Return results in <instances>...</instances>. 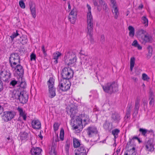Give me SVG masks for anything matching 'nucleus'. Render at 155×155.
<instances>
[{"label": "nucleus", "mask_w": 155, "mask_h": 155, "mask_svg": "<svg viewBox=\"0 0 155 155\" xmlns=\"http://www.w3.org/2000/svg\"><path fill=\"white\" fill-rule=\"evenodd\" d=\"M9 63L11 68H14L15 66L20 63V57L18 53H12L9 58Z\"/></svg>", "instance_id": "nucleus-3"}, {"label": "nucleus", "mask_w": 155, "mask_h": 155, "mask_svg": "<svg viewBox=\"0 0 155 155\" xmlns=\"http://www.w3.org/2000/svg\"><path fill=\"white\" fill-rule=\"evenodd\" d=\"M4 110V109L2 106L0 105V115L2 114Z\"/></svg>", "instance_id": "nucleus-60"}, {"label": "nucleus", "mask_w": 155, "mask_h": 155, "mask_svg": "<svg viewBox=\"0 0 155 155\" xmlns=\"http://www.w3.org/2000/svg\"><path fill=\"white\" fill-rule=\"evenodd\" d=\"M28 94L25 92L22 91L18 100L20 103L24 104L28 101Z\"/></svg>", "instance_id": "nucleus-15"}, {"label": "nucleus", "mask_w": 155, "mask_h": 155, "mask_svg": "<svg viewBox=\"0 0 155 155\" xmlns=\"http://www.w3.org/2000/svg\"><path fill=\"white\" fill-rule=\"evenodd\" d=\"M95 6H97V9L100 12L101 10V8L100 7L99 5H98L97 2L96 0H92Z\"/></svg>", "instance_id": "nucleus-42"}, {"label": "nucleus", "mask_w": 155, "mask_h": 155, "mask_svg": "<svg viewBox=\"0 0 155 155\" xmlns=\"http://www.w3.org/2000/svg\"><path fill=\"white\" fill-rule=\"evenodd\" d=\"M42 150L39 147H33L31 148V153L32 155H41Z\"/></svg>", "instance_id": "nucleus-19"}, {"label": "nucleus", "mask_w": 155, "mask_h": 155, "mask_svg": "<svg viewBox=\"0 0 155 155\" xmlns=\"http://www.w3.org/2000/svg\"><path fill=\"white\" fill-rule=\"evenodd\" d=\"M142 22L145 25V27H147L148 25V19L145 16H143L141 18Z\"/></svg>", "instance_id": "nucleus-38"}, {"label": "nucleus", "mask_w": 155, "mask_h": 155, "mask_svg": "<svg viewBox=\"0 0 155 155\" xmlns=\"http://www.w3.org/2000/svg\"><path fill=\"white\" fill-rule=\"evenodd\" d=\"M59 125L57 123H55L53 125L54 130V131L58 130Z\"/></svg>", "instance_id": "nucleus-48"}, {"label": "nucleus", "mask_w": 155, "mask_h": 155, "mask_svg": "<svg viewBox=\"0 0 155 155\" xmlns=\"http://www.w3.org/2000/svg\"><path fill=\"white\" fill-rule=\"evenodd\" d=\"M30 11L32 17L35 18L36 17V10L35 8L30 9Z\"/></svg>", "instance_id": "nucleus-41"}, {"label": "nucleus", "mask_w": 155, "mask_h": 155, "mask_svg": "<svg viewBox=\"0 0 155 155\" xmlns=\"http://www.w3.org/2000/svg\"><path fill=\"white\" fill-rule=\"evenodd\" d=\"M68 8L69 10H70L71 9V6L70 5V2L69 1L68 2Z\"/></svg>", "instance_id": "nucleus-64"}, {"label": "nucleus", "mask_w": 155, "mask_h": 155, "mask_svg": "<svg viewBox=\"0 0 155 155\" xmlns=\"http://www.w3.org/2000/svg\"><path fill=\"white\" fill-rule=\"evenodd\" d=\"M17 110L19 113L20 117H22L23 119L25 121L26 120V114L25 113V111H24L23 109L21 107H18Z\"/></svg>", "instance_id": "nucleus-24"}, {"label": "nucleus", "mask_w": 155, "mask_h": 155, "mask_svg": "<svg viewBox=\"0 0 155 155\" xmlns=\"http://www.w3.org/2000/svg\"><path fill=\"white\" fill-rule=\"evenodd\" d=\"M142 39L145 42H149L151 39V37L148 34L143 35L142 36Z\"/></svg>", "instance_id": "nucleus-34"}, {"label": "nucleus", "mask_w": 155, "mask_h": 155, "mask_svg": "<svg viewBox=\"0 0 155 155\" xmlns=\"http://www.w3.org/2000/svg\"><path fill=\"white\" fill-rule=\"evenodd\" d=\"M71 86L70 82L67 80L61 79L59 81L58 88L62 91L65 92L69 90Z\"/></svg>", "instance_id": "nucleus-6"}, {"label": "nucleus", "mask_w": 155, "mask_h": 155, "mask_svg": "<svg viewBox=\"0 0 155 155\" xmlns=\"http://www.w3.org/2000/svg\"><path fill=\"white\" fill-rule=\"evenodd\" d=\"M57 141L56 140L55 143H52L50 150L49 151V155H57V153L55 150L57 147Z\"/></svg>", "instance_id": "nucleus-18"}, {"label": "nucleus", "mask_w": 155, "mask_h": 155, "mask_svg": "<svg viewBox=\"0 0 155 155\" xmlns=\"http://www.w3.org/2000/svg\"><path fill=\"white\" fill-rule=\"evenodd\" d=\"M73 145L74 147L76 149L80 147L81 145H83L82 144L80 143V141L78 139L75 138H73Z\"/></svg>", "instance_id": "nucleus-26"}, {"label": "nucleus", "mask_w": 155, "mask_h": 155, "mask_svg": "<svg viewBox=\"0 0 155 155\" xmlns=\"http://www.w3.org/2000/svg\"><path fill=\"white\" fill-rule=\"evenodd\" d=\"M140 101V99L139 97H137L135 101L134 112V113H135L136 114H137L139 109Z\"/></svg>", "instance_id": "nucleus-22"}, {"label": "nucleus", "mask_w": 155, "mask_h": 155, "mask_svg": "<svg viewBox=\"0 0 155 155\" xmlns=\"http://www.w3.org/2000/svg\"><path fill=\"white\" fill-rule=\"evenodd\" d=\"M11 74L9 71H0V80L8 82V80L11 78Z\"/></svg>", "instance_id": "nucleus-10"}, {"label": "nucleus", "mask_w": 155, "mask_h": 155, "mask_svg": "<svg viewBox=\"0 0 155 155\" xmlns=\"http://www.w3.org/2000/svg\"><path fill=\"white\" fill-rule=\"evenodd\" d=\"M69 15H72L73 16L74 15H76V16L77 15V9L75 7H74L73 8V9L70 13Z\"/></svg>", "instance_id": "nucleus-44"}, {"label": "nucleus", "mask_w": 155, "mask_h": 155, "mask_svg": "<svg viewBox=\"0 0 155 155\" xmlns=\"http://www.w3.org/2000/svg\"><path fill=\"white\" fill-rule=\"evenodd\" d=\"M26 86V83L25 82L21 81V82H19V85H18L17 89L18 90H21V91H24V89L25 88Z\"/></svg>", "instance_id": "nucleus-30"}, {"label": "nucleus", "mask_w": 155, "mask_h": 155, "mask_svg": "<svg viewBox=\"0 0 155 155\" xmlns=\"http://www.w3.org/2000/svg\"><path fill=\"white\" fill-rule=\"evenodd\" d=\"M16 70L17 73L18 75L20 77H22L24 74V70L23 67L19 64H18L15 66L14 68H12Z\"/></svg>", "instance_id": "nucleus-16"}, {"label": "nucleus", "mask_w": 155, "mask_h": 155, "mask_svg": "<svg viewBox=\"0 0 155 155\" xmlns=\"http://www.w3.org/2000/svg\"><path fill=\"white\" fill-rule=\"evenodd\" d=\"M83 123V125L85 127L89 123L90 119L86 112L83 111L79 116Z\"/></svg>", "instance_id": "nucleus-11"}, {"label": "nucleus", "mask_w": 155, "mask_h": 155, "mask_svg": "<svg viewBox=\"0 0 155 155\" xmlns=\"http://www.w3.org/2000/svg\"><path fill=\"white\" fill-rule=\"evenodd\" d=\"M73 127L74 129H78L80 131H81L83 128L84 125H83V123L81 119L79 116L76 117L75 120L74 122Z\"/></svg>", "instance_id": "nucleus-8"}, {"label": "nucleus", "mask_w": 155, "mask_h": 155, "mask_svg": "<svg viewBox=\"0 0 155 155\" xmlns=\"http://www.w3.org/2000/svg\"><path fill=\"white\" fill-rule=\"evenodd\" d=\"M74 152L75 155H87V152L84 145H81L80 147L76 149Z\"/></svg>", "instance_id": "nucleus-13"}, {"label": "nucleus", "mask_w": 155, "mask_h": 155, "mask_svg": "<svg viewBox=\"0 0 155 155\" xmlns=\"http://www.w3.org/2000/svg\"><path fill=\"white\" fill-rule=\"evenodd\" d=\"M132 139H131L130 138L128 142L127 143L126 146V148H128V149L130 147V144L131 143V141H132Z\"/></svg>", "instance_id": "nucleus-54"}, {"label": "nucleus", "mask_w": 155, "mask_h": 155, "mask_svg": "<svg viewBox=\"0 0 155 155\" xmlns=\"http://www.w3.org/2000/svg\"><path fill=\"white\" fill-rule=\"evenodd\" d=\"M99 3L101 6L103 8V9L105 12H107L108 6L107 4L103 0H98Z\"/></svg>", "instance_id": "nucleus-28"}, {"label": "nucleus", "mask_w": 155, "mask_h": 155, "mask_svg": "<svg viewBox=\"0 0 155 155\" xmlns=\"http://www.w3.org/2000/svg\"><path fill=\"white\" fill-rule=\"evenodd\" d=\"M32 127L34 129H39L41 128V124L38 120H33L31 122Z\"/></svg>", "instance_id": "nucleus-20"}, {"label": "nucleus", "mask_w": 155, "mask_h": 155, "mask_svg": "<svg viewBox=\"0 0 155 155\" xmlns=\"http://www.w3.org/2000/svg\"><path fill=\"white\" fill-rule=\"evenodd\" d=\"M153 140L152 138L149 139L144 143V146L145 149L148 151H152L154 150Z\"/></svg>", "instance_id": "nucleus-12"}, {"label": "nucleus", "mask_w": 155, "mask_h": 155, "mask_svg": "<svg viewBox=\"0 0 155 155\" xmlns=\"http://www.w3.org/2000/svg\"><path fill=\"white\" fill-rule=\"evenodd\" d=\"M54 80L52 77H50L47 82L48 86L50 95L49 97L52 98L56 95L55 88L54 87Z\"/></svg>", "instance_id": "nucleus-7"}, {"label": "nucleus", "mask_w": 155, "mask_h": 155, "mask_svg": "<svg viewBox=\"0 0 155 155\" xmlns=\"http://www.w3.org/2000/svg\"><path fill=\"white\" fill-rule=\"evenodd\" d=\"M19 135L20 137V140L21 141L23 140L26 141L28 140V134L27 132H21Z\"/></svg>", "instance_id": "nucleus-27"}, {"label": "nucleus", "mask_w": 155, "mask_h": 155, "mask_svg": "<svg viewBox=\"0 0 155 155\" xmlns=\"http://www.w3.org/2000/svg\"><path fill=\"white\" fill-rule=\"evenodd\" d=\"M87 134L89 137H91L93 134H96L98 133L96 127L92 126L89 127L87 129Z\"/></svg>", "instance_id": "nucleus-17"}, {"label": "nucleus", "mask_w": 155, "mask_h": 155, "mask_svg": "<svg viewBox=\"0 0 155 155\" xmlns=\"http://www.w3.org/2000/svg\"><path fill=\"white\" fill-rule=\"evenodd\" d=\"M30 57L31 61H35L36 56L35 54L32 53L30 56Z\"/></svg>", "instance_id": "nucleus-49"}, {"label": "nucleus", "mask_w": 155, "mask_h": 155, "mask_svg": "<svg viewBox=\"0 0 155 155\" xmlns=\"http://www.w3.org/2000/svg\"><path fill=\"white\" fill-rule=\"evenodd\" d=\"M69 147H65V150L66 153H69Z\"/></svg>", "instance_id": "nucleus-63"}, {"label": "nucleus", "mask_w": 155, "mask_h": 155, "mask_svg": "<svg viewBox=\"0 0 155 155\" xmlns=\"http://www.w3.org/2000/svg\"><path fill=\"white\" fill-rule=\"evenodd\" d=\"M78 111V106L76 104H71L70 105V112L71 113L70 117L74 119L76 114Z\"/></svg>", "instance_id": "nucleus-14"}, {"label": "nucleus", "mask_w": 155, "mask_h": 155, "mask_svg": "<svg viewBox=\"0 0 155 155\" xmlns=\"http://www.w3.org/2000/svg\"><path fill=\"white\" fill-rule=\"evenodd\" d=\"M137 152L135 150V148L133 147L127 150L125 152L124 155H136Z\"/></svg>", "instance_id": "nucleus-25"}, {"label": "nucleus", "mask_w": 155, "mask_h": 155, "mask_svg": "<svg viewBox=\"0 0 155 155\" xmlns=\"http://www.w3.org/2000/svg\"><path fill=\"white\" fill-rule=\"evenodd\" d=\"M3 89V84L1 80H0V92Z\"/></svg>", "instance_id": "nucleus-56"}, {"label": "nucleus", "mask_w": 155, "mask_h": 155, "mask_svg": "<svg viewBox=\"0 0 155 155\" xmlns=\"http://www.w3.org/2000/svg\"><path fill=\"white\" fill-rule=\"evenodd\" d=\"M70 143L69 141L67 140L66 142L65 147H70Z\"/></svg>", "instance_id": "nucleus-61"}, {"label": "nucleus", "mask_w": 155, "mask_h": 155, "mask_svg": "<svg viewBox=\"0 0 155 155\" xmlns=\"http://www.w3.org/2000/svg\"><path fill=\"white\" fill-rule=\"evenodd\" d=\"M128 29L130 31L129 35L131 37H133L134 34V28L131 26H129L128 27Z\"/></svg>", "instance_id": "nucleus-35"}, {"label": "nucleus", "mask_w": 155, "mask_h": 155, "mask_svg": "<svg viewBox=\"0 0 155 155\" xmlns=\"http://www.w3.org/2000/svg\"><path fill=\"white\" fill-rule=\"evenodd\" d=\"M68 18L71 23L72 24H74L76 20L77 16L69 15Z\"/></svg>", "instance_id": "nucleus-33"}, {"label": "nucleus", "mask_w": 155, "mask_h": 155, "mask_svg": "<svg viewBox=\"0 0 155 155\" xmlns=\"http://www.w3.org/2000/svg\"><path fill=\"white\" fill-rule=\"evenodd\" d=\"M142 77V79L144 81H147L150 79L148 76L145 74H143Z\"/></svg>", "instance_id": "nucleus-51"}, {"label": "nucleus", "mask_w": 155, "mask_h": 155, "mask_svg": "<svg viewBox=\"0 0 155 155\" xmlns=\"http://www.w3.org/2000/svg\"><path fill=\"white\" fill-rule=\"evenodd\" d=\"M150 101L149 102V104L150 105H152L153 106L154 104V98L153 97H152L151 99L150 100Z\"/></svg>", "instance_id": "nucleus-55"}, {"label": "nucleus", "mask_w": 155, "mask_h": 155, "mask_svg": "<svg viewBox=\"0 0 155 155\" xmlns=\"http://www.w3.org/2000/svg\"><path fill=\"white\" fill-rule=\"evenodd\" d=\"M64 59L65 62L67 63L68 65L73 64L77 61L75 54L73 52H68L65 53Z\"/></svg>", "instance_id": "nucleus-4"}, {"label": "nucleus", "mask_w": 155, "mask_h": 155, "mask_svg": "<svg viewBox=\"0 0 155 155\" xmlns=\"http://www.w3.org/2000/svg\"><path fill=\"white\" fill-rule=\"evenodd\" d=\"M152 55V53H150V52H148L147 54V58L149 59L150 57Z\"/></svg>", "instance_id": "nucleus-59"}, {"label": "nucleus", "mask_w": 155, "mask_h": 155, "mask_svg": "<svg viewBox=\"0 0 155 155\" xmlns=\"http://www.w3.org/2000/svg\"><path fill=\"white\" fill-rule=\"evenodd\" d=\"M41 50L43 51V53L45 57H46L47 54L46 53V51L45 50V47L44 45H42L41 46Z\"/></svg>", "instance_id": "nucleus-50"}, {"label": "nucleus", "mask_w": 155, "mask_h": 155, "mask_svg": "<svg viewBox=\"0 0 155 155\" xmlns=\"http://www.w3.org/2000/svg\"><path fill=\"white\" fill-rule=\"evenodd\" d=\"M135 58L134 57H131L130 58V70L132 71L133 68L134 67Z\"/></svg>", "instance_id": "nucleus-37"}, {"label": "nucleus", "mask_w": 155, "mask_h": 155, "mask_svg": "<svg viewBox=\"0 0 155 155\" xmlns=\"http://www.w3.org/2000/svg\"><path fill=\"white\" fill-rule=\"evenodd\" d=\"M147 48L148 50V52L150 53H152V47L150 46H149L147 47Z\"/></svg>", "instance_id": "nucleus-58"}, {"label": "nucleus", "mask_w": 155, "mask_h": 155, "mask_svg": "<svg viewBox=\"0 0 155 155\" xmlns=\"http://www.w3.org/2000/svg\"><path fill=\"white\" fill-rule=\"evenodd\" d=\"M15 113L12 111H5L4 112L2 118L5 122L11 120L15 115Z\"/></svg>", "instance_id": "nucleus-9"}, {"label": "nucleus", "mask_w": 155, "mask_h": 155, "mask_svg": "<svg viewBox=\"0 0 155 155\" xmlns=\"http://www.w3.org/2000/svg\"><path fill=\"white\" fill-rule=\"evenodd\" d=\"M111 4L112 5V8H114V7H117L116 2H115V0H111Z\"/></svg>", "instance_id": "nucleus-57"}, {"label": "nucleus", "mask_w": 155, "mask_h": 155, "mask_svg": "<svg viewBox=\"0 0 155 155\" xmlns=\"http://www.w3.org/2000/svg\"><path fill=\"white\" fill-rule=\"evenodd\" d=\"M87 36L91 43L93 44L94 39L93 37V29L94 24L92 16H87Z\"/></svg>", "instance_id": "nucleus-1"}, {"label": "nucleus", "mask_w": 155, "mask_h": 155, "mask_svg": "<svg viewBox=\"0 0 155 155\" xmlns=\"http://www.w3.org/2000/svg\"><path fill=\"white\" fill-rule=\"evenodd\" d=\"M64 130L63 128H61L60 132V140L63 141L64 140Z\"/></svg>", "instance_id": "nucleus-43"}, {"label": "nucleus", "mask_w": 155, "mask_h": 155, "mask_svg": "<svg viewBox=\"0 0 155 155\" xmlns=\"http://www.w3.org/2000/svg\"><path fill=\"white\" fill-rule=\"evenodd\" d=\"M29 6L30 9L35 8V5L34 3L32 1H30L29 2Z\"/></svg>", "instance_id": "nucleus-53"}, {"label": "nucleus", "mask_w": 155, "mask_h": 155, "mask_svg": "<svg viewBox=\"0 0 155 155\" xmlns=\"http://www.w3.org/2000/svg\"><path fill=\"white\" fill-rule=\"evenodd\" d=\"M139 131L141 133L142 135L144 136H146V134L148 132V130L143 128H140L139 129Z\"/></svg>", "instance_id": "nucleus-45"}, {"label": "nucleus", "mask_w": 155, "mask_h": 155, "mask_svg": "<svg viewBox=\"0 0 155 155\" xmlns=\"http://www.w3.org/2000/svg\"><path fill=\"white\" fill-rule=\"evenodd\" d=\"M120 130L117 129H115L113 130L112 131V134L114 136V140L116 141V139L118 137V134L120 132Z\"/></svg>", "instance_id": "nucleus-32"}, {"label": "nucleus", "mask_w": 155, "mask_h": 155, "mask_svg": "<svg viewBox=\"0 0 155 155\" xmlns=\"http://www.w3.org/2000/svg\"><path fill=\"white\" fill-rule=\"evenodd\" d=\"M21 90H19L16 88V89L14 91L12 94V97L13 99H19V96L21 92Z\"/></svg>", "instance_id": "nucleus-21"}, {"label": "nucleus", "mask_w": 155, "mask_h": 155, "mask_svg": "<svg viewBox=\"0 0 155 155\" xmlns=\"http://www.w3.org/2000/svg\"><path fill=\"white\" fill-rule=\"evenodd\" d=\"M19 82L14 80H12L9 84V85L11 88L15 87H18V85H19Z\"/></svg>", "instance_id": "nucleus-31"}, {"label": "nucleus", "mask_w": 155, "mask_h": 155, "mask_svg": "<svg viewBox=\"0 0 155 155\" xmlns=\"http://www.w3.org/2000/svg\"><path fill=\"white\" fill-rule=\"evenodd\" d=\"M74 72L70 68L64 67L61 71V75L62 78L67 80L72 78L73 76Z\"/></svg>", "instance_id": "nucleus-5"}, {"label": "nucleus", "mask_w": 155, "mask_h": 155, "mask_svg": "<svg viewBox=\"0 0 155 155\" xmlns=\"http://www.w3.org/2000/svg\"><path fill=\"white\" fill-rule=\"evenodd\" d=\"M87 7L88 10V12L87 14V16H92L91 12V6L88 4H87Z\"/></svg>", "instance_id": "nucleus-46"}, {"label": "nucleus", "mask_w": 155, "mask_h": 155, "mask_svg": "<svg viewBox=\"0 0 155 155\" xmlns=\"http://www.w3.org/2000/svg\"><path fill=\"white\" fill-rule=\"evenodd\" d=\"M19 5L21 8H25V4L22 0L19 2Z\"/></svg>", "instance_id": "nucleus-52"}, {"label": "nucleus", "mask_w": 155, "mask_h": 155, "mask_svg": "<svg viewBox=\"0 0 155 155\" xmlns=\"http://www.w3.org/2000/svg\"><path fill=\"white\" fill-rule=\"evenodd\" d=\"M111 118L115 123H118L120 120V116L119 114L116 113L112 114Z\"/></svg>", "instance_id": "nucleus-23"}, {"label": "nucleus", "mask_w": 155, "mask_h": 155, "mask_svg": "<svg viewBox=\"0 0 155 155\" xmlns=\"http://www.w3.org/2000/svg\"><path fill=\"white\" fill-rule=\"evenodd\" d=\"M112 8L114 9V13L115 14L114 18L115 19H117L119 14L118 9L117 7Z\"/></svg>", "instance_id": "nucleus-39"}, {"label": "nucleus", "mask_w": 155, "mask_h": 155, "mask_svg": "<svg viewBox=\"0 0 155 155\" xmlns=\"http://www.w3.org/2000/svg\"><path fill=\"white\" fill-rule=\"evenodd\" d=\"M102 86L105 92L110 94L118 91L117 84L114 81L107 83Z\"/></svg>", "instance_id": "nucleus-2"}, {"label": "nucleus", "mask_w": 155, "mask_h": 155, "mask_svg": "<svg viewBox=\"0 0 155 155\" xmlns=\"http://www.w3.org/2000/svg\"><path fill=\"white\" fill-rule=\"evenodd\" d=\"M132 45L137 48L138 50H140L142 49V47L139 45L137 40H134L133 41L132 44Z\"/></svg>", "instance_id": "nucleus-36"}, {"label": "nucleus", "mask_w": 155, "mask_h": 155, "mask_svg": "<svg viewBox=\"0 0 155 155\" xmlns=\"http://www.w3.org/2000/svg\"><path fill=\"white\" fill-rule=\"evenodd\" d=\"M19 35V34L18 33V31L16 30L15 32H14L12 33V35L10 36V37L12 40L13 41L14 38H16Z\"/></svg>", "instance_id": "nucleus-40"}, {"label": "nucleus", "mask_w": 155, "mask_h": 155, "mask_svg": "<svg viewBox=\"0 0 155 155\" xmlns=\"http://www.w3.org/2000/svg\"><path fill=\"white\" fill-rule=\"evenodd\" d=\"M132 108V105L131 104H128L127 105V108H128L129 109H130L131 110V109Z\"/></svg>", "instance_id": "nucleus-62"}, {"label": "nucleus", "mask_w": 155, "mask_h": 155, "mask_svg": "<svg viewBox=\"0 0 155 155\" xmlns=\"http://www.w3.org/2000/svg\"><path fill=\"white\" fill-rule=\"evenodd\" d=\"M110 125V123H107V121H106L103 125V127L105 130H107L109 129Z\"/></svg>", "instance_id": "nucleus-47"}, {"label": "nucleus", "mask_w": 155, "mask_h": 155, "mask_svg": "<svg viewBox=\"0 0 155 155\" xmlns=\"http://www.w3.org/2000/svg\"><path fill=\"white\" fill-rule=\"evenodd\" d=\"M61 53L59 51H56L53 54V59L55 60L54 61V63L55 64L58 63V59L61 56Z\"/></svg>", "instance_id": "nucleus-29"}]
</instances>
